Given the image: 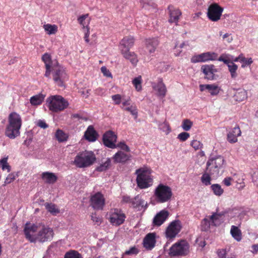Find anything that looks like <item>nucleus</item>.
<instances>
[{
  "label": "nucleus",
  "mask_w": 258,
  "mask_h": 258,
  "mask_svg": "<svg viewBox=\"0 0 258 258\" xmlns=\"http://www.w3.org/2000/svg\"><path fill=\"white\" fill-rule=\"evenodd\" d=\"M24 231L26 239L32 243L49 242L54 236L53 228L43 222L27 223Z\"/></svg>",
  "instance_id": "nucleus-1"
},
{
  "label": "nucleus",
  "mask_w": 258,
  "mask_h": 258,
  "mask_svg": "<svg viewBox=\"0 0 258 258\" xmlns=\"http://www.w3.org/2000/svg\"><path fill=\"white\" fill-rule=\"evenodd\" d=\"M137 183L141 189L146 188L153 184V178L151 175V171L147 167H143L136 171Z\"/></svg>",
  "instance_id": "nucleus-2"
},
{
  "label": "nucleus",
  "mask_w": 258,
  "mask_h": 258,
  "mask_svg": "<svg viewBox=\"0 0 258 258\" xmlns=\"http://www.w3.org/2000/svg\"><path fill=\"white\" fill-rule=\"evenodd\" d=\"M96 160L93 152L85 151L79 153L75 157L74 163L79 168H84L91 166Z\"/></svg>",
  "instance_id": "nucleus-3"
},
{
  "label": "nucleus",
  "mask_w": 258,
  "mask_h": 258,
  "mask_svg": "<svg viewBox=\"0 0 258 258\" xmlns=\"http://www.w3.org/2000/svg\"><path fill=\"white\" fill-rule=\"evenodd\" d=\"M172 195L171 188L162 183L159 184L154 190L155 199L159 203L169 202L171 200Z\"/></svg>",
  "instance_id": "nucleus-4"
},
{
  "label": "nucleus",
  "mask_w": 258,
  "mask_h": 258,
  "mask_svg": "<svg viewBox=\"0 0 258 258\" xmlns=\"http://www.w3.org/2000/svg\"><path fill=\"white\" fill-rule=\"evenodd\" d=\"M49 109L53 112L62 111L68 105V102L59 95L53 96L47 99Z\"/></svg>",
  "instance_id": "nucleus-5"
},
{
  "label": "nucleus",
  "mask_w": 258,
  "mask_h": 258,
  "mask_svg": "<svg viewBox=\"0 0 258 258\" xmlns=\"http://www.w3.org/2000/svg\"><path fill=\"white\" fill-rule=\"evenodd\" d=\"M109 221L113 226H119L125 221V214L118 209H111L108 214Z\"/></svg>",
  "instance_id": "nucleus-6"
},
{
  "label": "nucleus",
  "mask_w": 258,
  "mask_h": 258,
  "mask_svg": "<svg viewBox=\"0 0 258 258\" xmlns=\"http://www.w3.org/2000/svg\"><path fill=\"white\" fill-rule=\"evenodd\" d=\"M189 250V245L185 240H181L173 245L170 248V254L173 256L186 254Z\"/></svg>",
  "instance_id": "nucleus-7"
},
{
  "label": "nucleus",
  "mask_w": 258,
  "mask_h": 258,
  "mask_svg": "<svg viewBox=\"0 0 258 258\" xmlns=\"http://www.w3.org/2000/svg\"><path fill=\"white\" fill-rule=\"evenodd\" d=\"M90 206L94 210H103L105 202L104 195L100 192H97L92 194L90 197Z\"/></svg>",
  "instance_id": "nucleus-8"
},
{
  "label": "nucleus",
  "mask_w": 258,
  "mask_h": 258,
  "mask_svg": "<svg viewBox=\"0 0 258 258\" xmlns=\"http://www.w3.org/2000/svg\"><path fill=\"white\" fill-rule=\"evenodd\" d=\"M218 54L214 52L208 51L200 54L194 55L190 59L192 63L204 62L208 61H213L217 58Z\"/></svg>",
  "instance_id": "nucleus-9"
},
{
  "label": "nucleus",
  "mask_w": 258,
  "mask_h": 258,
  "mask_svg": "<svg viewBox=\"0 0 258 258\" xmlns=\"http://www.w3.org/2000/svg\"><path fill=\"white\" fill-rule=\"evenodd\" d=\"M223 11V9L217 4H212L208 8L207 17L212 21L217 22L220 19Z\"/></svg>",
  "instance_id": "nucleus-10"
},
{
  "label": "nucleus",
  "mask_w": 258,
  "mask_h": 258,
  "mask_svg": "<svg viewBox=\"0 0 258 258\" xmlns=\"http://www.w3.org/2000/svg\"><path fill=\"white\" fill-rule=\"evenodd\" d=\"M53 79L58 86L63 85V82L67 79V75L62 67L58 66L53 69Z\"/></svg>",
  "instance_id": "nucleus-11"
},
{
  "label": "nucleus",
  "mask_w": 258,
  "mask_h": 258,
  "mask_svg": "<svg viewBox=\"0 0 258 258\" xmlns=\"http://www.w3.org/2000/svg\"><path fill=\"white\" fill-rule=\"evenodd\" d=\"M181 228L180 222L176 220L172 222L167 227L166 230V236L168 238H174L179 232Z\"/></svg>",
  "instance_id": "nucleus-12"
},
{
  "label": "nucleus",
  "mask_w": 258,
  "mask_h": 258,
  "mask_svg": "<svg viewBox=\"0 0 258 258\" xmlns=\"http://www.w3.org/2000/svg\"><path fill=\"white\" fill-rule=\"evenodd\" d=\"M117 136L111 131L106 132L103 136V142L104 145L109 148L115 149L116 148L115 144Z\"/></svg>",
  "instance_id": "nucleus-13"
},
{
  "label": "nucleus",
  "mask_w": 258,
  "mask_h": 258,
  "mask_svg": "<svg viewBox=\"0 0 258 258\" xmlns=\"http://www.w3.org/2000/svg\"><path fill=\"white\" fill-rule=\"evenodd\" d=\"M229 58L227 57V56L219 57L218 58V61L223 62L227 66L231 78L235 79L237 77L236 72L238 69V66L234 62L229 61Z\"/></svg>",
  "instance_id": "nucleus-14"
},
{
  "label": "nucleus",
  "mask_w": 258,
  "mask_h": 258,
  "mask_svg": "<svg viewBox=\"0 0 258 258\" xmlns=\"http://www.w3.org/2000/svg\"><path fill=\"white\" fill-rule=\"evenodd\" d=\"M201 70L205 76V78L209 80L216 79L215 74L217 70L213 64H205L201 67Z\"/></svg>",
  "instance_id": "nucleus-15"
},
{
  "label": "nucleus",
  "mask_w": 258,
  "mask_h": 258,
  "mask_svg": "<svg viewBox=\"0 0 258 258\" xmlns=\"http://www.w3.org/2000/svg\"><path fill=\"white\" fill-rule=\"evenodd\" d=\"M156 243V234L150 233L146 235L143 239V246L147 250L152 249Z\"/></svg>",
  "instance_id": "nucleus-16"
},
{
  "label": "nucleus",
  "mask_w": 258,
  "mask_h": 258,
  "mask_svg": "<svg viewBox=\"0 0 258 258\" xmlns=\"http://www.w3.org/2000/svg\"><path fill=\"white\" fill-rule=\"evenodd\" d=\"M169 215V212L165 210L160 211L153 219V225L157 226H161L168 218Z\"/></svg>",
  "instance_id": "nucleus-17"
},
{
  "label": "nucleus",
  "mask_w": 258,
  "mask_h": 258,
  "mask_svg": "<svg viewBox=\"0 0 258 258\" xmlns=\"http://www.w3.org/2000/svg\"><path fill=\"white\" fill-rule=\"evenodd\" d=\"M224 160L222 157L219 156L215 159L209 160L207 163L208 168L215 167L214 172L219 173V169L222 166Z\"/></svg>",
  "instance_id": "nucleus-18"
},
{
  "label": "nucleus",
  "mask_w": 258,
  "mask_h": 258,
  "mask_svg": "<svg viewBox=\"0 0 258 258\" xmlns=\"http://www.w3.org/2000/svg\"><path fill=\"white\" fill-rule=\"evenodd\" d=\"M152 87L156 94L160 97H164L166 93V88L161 79H159L157 83H153Z\"/></svg>",
  "instance_id": "nucleus-19"
},
{
  "label": "nucleus",
  "mask_w": 258,
  "mask_h": 258,
  "mask_svg": "<svg viewBox=\"0 0 258 258\" xmlns=\"http://www.w3.org/2000/svg\"><path fill=\"white\" fill-rule=\"evenodd\" d=\"M22 124V118L18 113L14 112L9 114L8 117V125L21 128Z\"/></svg>",
  "instance_id": "nucleus-20"
},
{
  "label": "nucleus",
  "mask_w": 258,
  "mask_h": 258,
  "mask_svg": "<svg viewBox=\"0 0 258 258\" xmlns=\"http://www.w3.org/2000/svg\"><path fill=\"white\" fill-rule=\"evenodd\" d=\"M134 38L132 36H126L124 37L120 42L119 48L121 52L122 50H130V49L134 45Z\"/></svg>",
  "instance_id": "nucleus-21"
},
{
  "label": "nucleus",
  "mask_w": 258,
  "mask_h": 258,
  "mask_svg": "<svg viewBox=\"0 0 258 258\" xmlns=\"http://www.w3.org/2000/svg\"><path fill=\"white\" fill-rule=\"evenodd\" d=\"M20 128L15 126L7 124L5 130V135L11 139H14L20 135Z\"/></svg>",
  "instance_id": "nucleus-22"
},
{
  "label": "nucleus",
  "mask_w": 258,
  "mask_h": 258,
  "mask_svg": "<svg viewBox=\"0 0 258 258\" xmlns=\"http://www.w3.org/2000/svg\"><path fill=\"white\" fill-rule=\"evenodd\" d=\"M120 107L122 109L130 112L134 116L135 118H137L138 111L137 107L135 105H130L129 99L124 100Z\"/></svg>",
  "instance_id": "nucleus-23"
},
{
  "label": "nucleus",
  "mask_w": 258,
  "mask_h": 258,
  "mask_svg": "<svg viewBox=\"0 0 258 258\" xmlns=\"http://www.w3.org/2000/svg\"><path fill=\"white\" fill-rule=\"evenodd\" d=\"M158 44L159 41L157 38H149L146 39V47L150 53H154L155 51Z\"/></svg>",
  "instance_id": "nucleus-24"
},
{
  "label": "nucleus",
  "mask_w": 258,
  "mask_h": 258,
  "mask_svg": "<svg viewBox=\"0 0 258 258\" xmlns=\"http://www.w3.org/2000/svg\"><path fill=\"white\" fill-rule=\"evenodd\" d=\"M121 53L125 59L128 60L133 66H136L139 60L137 55L134 52L123 49Z\"/></svg>",
  "instance_id": "nucleus-25"
},
{
  "label": "nucleus",
  "mask_w": 258,
  "mask_h": 258,
  "mask_svg": "<svg viewBox=\"0 0 258 258\" xmlns=\"http://www.w3.org/2000/svg\"><path fill=\"white\" fill-rule=\"evenodd\" d=\"M241 135V131L238 127H234L227 134V140L230 143H235L237 142V137Z\"/></svg>",
  "instance_id": "nucleus-26"
},
{
  "label": "nucleus",
  "mask_w": 258,
  "mask_h": 258,
  "mask_svg": "<svg viewBox=\"0 0 258 258\" xmlns=\"http://www.w3.org/2000/svg\"><path fill=\"white\" fill-rule=\"evenodd\" d=\"M84 137L88 141L94 142L97 139L98 134L93 127L92 125H90L85 132Z\"/></svg>",
  "instance_id": "nucleus-27"
},
{
  "label": "nucleus",
  "mask_w": 258,
  "mask_h": 258,
  "mask_svg": "<svg viewBox=\"0 0 258 258\" xmlns=\"http://www.w3.org/2000/svg\"><path fill=\"white\" fill-rule=\"evenodd\" d=\"M41 177L45 183L49 184H53L57 179V177L54 173L49 172H43Z\"/></svg>",
  "instance_id": "nucleus-28"
},
{
  "label": "nucleus",
  "mask_w": 258,
  "mask_h": 258,
  "mask_svg": "<svg viewBox=\"0 0 258 258\" xmlns=\"http://www.w3.org/2000/svg\"><path fill=\"white\" fill-rule=\"evenodd\" d=\"M131 157L130 154L124 153L122 151H118L114 155L113 158L115 162L123 163L128 160Z\"/></svg>",
  "instance_id": "nucleus-29"
},
{
  "label": "nucleus",
  "mask_w": 258,
  "mask_h": 258,
  "mask_svg": "<svg viewBox=\"0 0 258 258\" xmlns=\"http://www.w3.org/2000/svg\"><path fill=\"white\" fill-rule=\"evenodd\" d=\"M223 215L224 214L223 213H214L210 217L211 224L214 226L219 225L222 222V217L223 216Z\"/></svg>",
  "instance_id": "nucleus-30"
},
{
  "label": "nucleus",
  "mask_w": 258,
  "mask_h": 258,
  "mask_svg": "<svg viewBox=\"0 0 258 258\" xmlns=\"http://www.w3.org/2000/svg\"><path fill=\"white\" fill-rule=\"evenodd\" d=\"M131 206L134 208H138L140 206L142 207H146L147 203L145 202L141 197L139 195H138L132 200Z\"/></svg>",
  "instance_id": "nucleus-31"
},
{
  "label": "nucleus",
  "mask_w": 258,
  "mask_h": 258,
  "mask_svg": "<svg viewBox=\"0 0 258 258\" xmlns=\"http://www.w3.org/2000/svg\"><path fill=\"white\" fill-rule=\"evenodd\" d=\"M181 15V13L178 9L170 10L169 22L177 23Z\"/></svg>",
  "instance_id": "nucleus-32"
},
{
  "label": "nucleus",
  "mask_w": 258,
  "mask_h": 258,
  "mask_svg": "<svg viewBox=\"0 0 258 258\" xmlns=\"http://www.w3.org/2000/svg\"><path fill=\"white\" fill-rule=\"evenodd\" d=\"M247 92L243 89H239L237 90L234 98L237 101H242L247 98Z\"/></svg>",
  "instance_id": "nucleus-33"
},
{
  "label": "nucleus",
  "mask_w": 258,
  "mask_h": 258,
  "mask_svg": "<svg viewBox=\"0 0 258 258\" xmlns=\"http://www.w3.org/2000/svg\"><path fill=\"white\" fill-rule=\"evenodd\" d=\"M230 233L232 237L237 241H240L241 240V232L237 227L232 225L231 228Z\"/></svg>",
  "instance_id": "nucleus-34"
},
{
  "label": "nucleus",
  "mask_w": 258,
  "mask_h": 258,
  "mask_svg": "<svg viewBox=\"0 0 258 258\" xmlns=\"http://www.w3.org/2000/svg\"><path fill=\"white\" fill-rule=\"evenodd\" d=\"M45 96L41 94H39L33 96L30 98V103L33 105H38L40 104L44 99Z\"/></svg>",
  "instance_id": "nucleus-35"
},
{
  "label": "nucleus",
  "mask_w": 258,
  "mask_h": 258,
  "mask_svg": "<svg viewBox=\"0 0 258 258\" xmlns=\"http://www.w3.org/2000/svg\"><path fill=\"white\" fill-rule=\"evenodd\" d=\"M206 88L212 96L217 95L220 90V88L215 84H207Z\"/></svg>",
  "instance_id": "nucleus-36"
},
{
  "label": "nucleus",
  "mask_w": 258,
  "mask_h": 258,
  "mask_svg": "<svg viewBox=\"0 0 258 258\" xmlns=\"http://www.w3.org/2000/svg\"><path fill=\"white\" fill-rule=\"evenodd\" d=\"M47 210L53 215H56L60 212L56 206L52 203H45L44 205Z\"/></svg>",
  "instance_id": "nucleus-37"
},
{
  "label": "nucleus",
  "mask_w": 258,
  "mask_h": 258,
  "mask_svg": "<svg viewBox=\"0 0 258 258\" xmlns=\"http://www.w3.org/2000/svg\"><path fill=\"white\" fill-rule=\"evenodd\" d=\"M43 28L48 35L54 34L57 31V27L55 25L45 24Z\"/></svg>",
  "instance_id": "nucleus-38"
},
{
  "label": "nucleus",
  "mask_w": 258,
  "mask_h": 258,
  "mask_svg": "<svg viewBox=\"0 0 258 258\" xmlns=\"http://www.w3.org/2000/svg\"><path fill=\"white\" fill-rule=\"evenodd\" d=\"M55 137L58 142H62L67 140L68 136L62 130H57L55 133Z\"/></svg>",
  "instance_id": "nucleus-39"
},
{
  "label": "nucleus",
  "mask_w": 258,
  "mask_h": 258,
  "mask_svg": "<svg viewBox=\"0 0 258 258\" xmlns=\"http://www.w3.org/2000/svg\"><path fill=\"white\" fill-rule=\"evenodd\" d=\"M142 77L141 76L134 78L132 81L133 84L137 91H140L142 90Z\"/></svg>",
  "instance_id": "nucleus-40"
},
{
  "label": "nucleus",
  "mask_w": 258,
  "mask_h": 258,
  "mask_svg": "<svg viewBox=\"0 0 258 258\" xmlns=\"http://www.w3.org/2000/svg\"><path fill=\"white\" fill-rule=\"evenodd\" d=\"M211 187L214 194L217 196H220L223 193V189L218 184H214L211 185Z\"/></svg>",
  "instance_id": "nucleus-41"
},
{
  "label": "nucleus",
  "mask_w": 258,
  "mask_h": 258,
  "mask_svg": "<svg viewBox=\"0 0 258 258\" xmlns=\"http://www.w3.org/2000/svg\"><path fill=\"white\" fill-rule=\"evenodd\" d=\"M64 258H83L82 255L78 251L71 250L67 252L64 255Z\"/></svg>",
  "instance_id": "nucleus-42"
},
{
  "label": "nucleus",
  "mask_w": 258,
  "mask_h": 258,
  "mask_svg": "<svg viewBox=\"0 0 258 258\" xmlns=\"http://www.w3.org/2000/svg\"><path fill=\"white\" fill-rule=\"evenodd\" d=\"M110 159H107L104 162L102 163L97 168V170L98 171H103L106 170L110 166Z\"/></svg>",
  "instance_id": "nucleus-43"
},
{
  "label": "nucleus",
  "mask_w": 258,
  "mask_h": 258,
  "mask_svg": "<svg viewBox=\"0 0 258 258\" xmlns=\"http://www.w3.org/2000/svg\"><path fill=\"white\" fill-rule=\"evenodd\" d=\"M192 125V122L189 119H184L182 121L181 127L185 131H188Z\"/></svg>",
  "instance_id": "nucleus-44"
},
{
  "label": "nucleus",
  "mask_w": 258,
  "mask_h": 258,
  "mask_svg": "<svg viewBox=\"0 0 258 258\" xmlns=\"http://www.w3.org/2000/svg\"><path fill=\"white\" fill-rule=\"evenodd\" d=\"M227 56L229 58V61L230 62H237L238 61H240L241 62V57H243L242 55H239L238 57H234L233 56L229 54H222L220 55V57H225Z\"/></svg>",
  "instance_id": "nucleus-45"
},
{
  "label": "nucleus",
  "mask_w": 258,
  "mask_h": 258,
  "mask_svg": "<svg viewBox=\"0 0 258 258\" xmlns=\"http://www.w3.org/2000/svg\"><path fill=\"white\" fill-rule=\"evenodd\" d=\"M190 145L195 150H201L203 146V144L197 140H192L190 143Z\"/></svg>",
  "instance_id": "nucleus-46"
},
{
  "label": "nucleus",
  "mask_w": 258,
  "mask_h": 258,
  "mask_svg": "<svg viewBox=\"0 0 258 258\" xmlns=\"http://www.w3.org/2000/svg\"><path fill=\"white\" fill-rule=\"evenodd\" d=\"M8 158H4L0 160V166L2 169L4 170H7L8 172L10 171V166L9 165L8 162Z\"/></svg>",
  "instance_id": "nucleus-47"
},
{
  "label": "nucleus",
  "mask_w": 258,
  "mask_h": 258,
  "mask_svg": "<svg viewBox=\"0 0 258 258\" xmlns=\"http://www.w3.org/2000/svg\"><path fill=\"white\" fill-rule=\"evenodd\" d=\"M201 181L206 185L211 184V177L208 173H204L201 177Z\"/></svg>",
  "instance_id": "nucleus-48"
},
{
  "label": "nucleus",
  "mask_w": 258,
  "mask_h": 258,
  "mask_svg": "<svg viewBox=\"0 0 258 258\" xmlns=\"http://www.w3.org/2000/svg\"><path fill=\"white\" fill-rule=\"evenodd\" d=\"M42 59L45 64V67H51V57L48 53H46L43 54L42 57Z\"/></svg>",
  "instance_id": "nucleus-49"
},
{
  "label": "nucleus",
  "mask_w": 258,
  "mask_h": 258,
  "mask_svg": "<svg viewBox=\"0 0 258 258\" xmlns=\"http://www.w3.org/2000/svg\"><path fill=\"white\" fill-rule=\"evenodd\" d=\"M220 35L222 36L223 40H225L228 43H230L233 41V39L231 34L227 33L222 35V32H220Z\"/></svg>",
  "instance_id": "nucleus-50"
},
{
  "label": "nucleus",
  "mask_w": 258,
  "mask_h": 258,
  "mask_svg": "<svg viewBox=\"0 0 258 258\" xmlns=\"http://www.w3.org/2000/svg\"><path fill=\"white\" fill-rule=\"evenodd\" d=\"M189 136V133L187 132H182L178 135L177 139L181 142H184L187 140Z\"/></svg>",
  "instance_id": "nucleus-51"
},
{
  "label": "nucleus",
  "mask_w": 258,
  "mask_h": 258,
  "mask_svg": "<svg viewBox=\"0 0 258 258\" xmlns=\"http://www.w3.org/2000/svg\"><path fill=\"white\" fill-rule=\"evenodd\" d=\"M112 100L114 102V104L115 105H119L121 103L122 100V97L120 94H115L111 96Z\"/></svg>",
  "instance_id": "nucleus-52"
},
{
  "label": "nucleus",
  "mask_w": 258,
  "mask_h": 258,
  "mask_svg": "<svg viewBox=\"0 0 258 258\" xmlns=\"http://www.w3.org/2000/svg\"><path fill=\"white\" fill-rule=\"evenodd\" d=\"M241 62L242 63L241 66L242 68H244L246 66L250 65L253 62L251 58H245L244 57H242L241 59Z\"/></svg>",
  "instance_id": "nucleus-53"
},
{
  "label": "nucleus",
  "mask_w": 258,
  "mask_h": 258,
  "mask_svg": "<svg viewBox=\"0 0 258 258\" xmlns=\"http://www.w3.org/2000/svg\"><path fill=\"white\" fill-rule=\"evenodd\" d=\"M17 176V174L14 173L9 174L5 180V183L9 184L13 181Z\"/></svg>",
  "instance_id": "nucleus-54"
},
{
  "label": "nucleus",
  "mask_w": 258,
  "mask_h": 258,
  "mask_svg": "<svg viewBox=\"0 0 258 258\" xmlns=\"http://www.w3.org/2000/svg\"><path fill=\"white\" fill-rule=\"evenodd\" d=\"M139 251L136 246L131 247L128 250L125 251L124 254L126 255H134L137 254L139 253Z\"/></svg>",
  "instance_id": "nucleus-55"
},
{
  "label": "nucleus",
  "mask_w": 258,
  "mask_h": 258,
  "mask_svg": "<svg viewBox=\"0 0 258 258\" xmlns=\"http://www.w3.org/2000/svg\"><path fill=\"white\" fill-rule=\"evenodd\" d=\"M210 221L207 218H205L202 221V227L203 230H207L210 228Z\"/></svg>",
  "instance_id": "nucleus-56"
},
{
  "label": "nucleus",
  "mask_w": 258,
  "mask_h": 258,
  "mask_svg": "<svg viewBox=\"0 0 258 258\" xmlns=\"http://www.w3.org/2000/svg\"><path fill=\"white\" fill-rule=\"evenodd\" d=\"M101 71L105 77L112 78V75L110 72L105 67L101 68Z\"/></svg>",
  "instance_id": "nucleus-57"
},
{
  "label": "nucleus",
  "mask_w": 258,
  "mask_h": 258,
  "mask_svg": "<svg viewBox=\"0 0 258 258\" xmlns=\"http://www.w3.org/2000/svg\"><path fill=\"white\" fill-rule=\"evenodd\" d=\"M116 147L120 148L121 150L126 152H130V149L128 146H127L124 142H120L117 145Z\"/></svg>",
  "instance_id": "nucleus-58"
},
{
  "label": "nucleus",
  "mask_w": 258,
  "mask_h": 258,
  "mask_svg": "<svg viewBox=\"0 0 258 258\" xmlns=\"http://www.w3.org/2000/svg\"><path fill=\"white\" fill-rule=\"evenodd\" d=\"M160 128L164 132H167L168 133L170 131L169 125L166 122H164L160 124Z\"/></svg>",
  "instance_id": "nucleus-59"
},
{
  "label": "nucleus",
  "mask_w": 258,
  "mask_h": 258,
  "mask_svg": "<svg viewBox=\"0 0 258 258\" xmlns=\"http://www.w3.org/2000/svg\"><path fill=\"white\" fill-rule=\"evenodd\" d=\"M91 219L95 224L99 225L101 223V219L97 216L95 214H92Z\"/></svg>",
  "instance_id": "nucleus-60"
},
{
  "label": "nucleus",
  "mask_w": 258,
  "mask_h": 258,
  "mask_svg": "<svg viewBox=\"0 0 258 258\" xmlns=\"http://www.w3.org/2000/svg\"><path fill=\"white\" fill-rule=\"evenodd\" d=\"M87 17L88 15H82L81 17H80L78 19L79 23L81 25H82L84 27H85V25H86L85 20L87 18Z\"/></svg>",
  "instance_id": "nucleus-61"
},
{
  "label": "nucleus",
  "mask_w": 258,
  "mask_h": 258,
  "mask_svg": "<svg viewBox=\"0 0 258 258\" xmlns=\"http://www.w3.org/2000/svg\"><path fill=\"white\" fill-rule=\"evenodd\" d=\"M217 254L219 258H226V250L225 249H218Z\"/></svg>",
  "instance_id": "nucleus-62"
},
{
  "label": "nucleus",
  "mask_w": 258,
  "mask_h": 258,
  "mask_svg": "<svg viewBox=\"0 0 258 258\" xmlns=\"http://www.w3.org/2000/svg\"><path fill=\"white\" fill-rule=\"evenodd\" d=\"M37 125L42 128H46L48 127L47 124L45 123V122L42 120H39L37 122Z\"/></svg>",
  "instance_id": "nucleus-63"
},
{
  "label": "nucleus",
  "mask_w": 258,
  "mask_h": 258,
  "mask_svg": "<svg viewBox=\"0 0 258 258\" xmlns=\"http://www.w3.org/2000/svg\"><path fill=\"white\" fill-rule=\"evenodd\" d=\"M252 181L258 186V173H254L252 176Z\"/></svg>",
  "instance_id": "nucleus-64"
}]
</instances>
